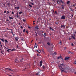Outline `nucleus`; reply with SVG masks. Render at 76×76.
I'll list each match as a JSON object with an SVG mask.
<instances>
[{
	"label": "nucleus",
	"mask_w": 76,
	"mask_h": 76,
	"mask_svg": "<svg viewBox=\"0 0 76 76\" xmlns=\"http://www.w3.org/2000/svg\"><path fill=\"white\" fill-rule=\"evenodd\" d=\"M65 63H62L61 64H60V65L58 66L59 68H61V72H66L65 71Z\"/></svg>",
	"instance_id": "1"
},
{
	"label": "nucleus",
	"mask_w": 76,
	"mask_h": 76,
	"mask_svg": "<svg viewBox=\"0 0 76 76\" xmlns=\"http://www.w3.org/2000/svg\"><path fill=\"white\" fill-rule=\"evenodd\" d=\"M61 3L62 4H64V1H62V0H58L57 3L58 4H61Z\"/></svg>",
	"instance_id": "2"
},
{
	"label": "nucleus",
	"mask_w": 76,
	"mask_h": 76,
	"mask_svg": "<svg viewBox=\"0 0 76 76\" xmlns=\"http://www.w3.org/2000/svg\"><path fill=\"white\" fill-rule=\"evenodd\" d=\"M14 61H15V62L16 63H18L19 62L18 61V58H16L14 60Z\"/></svg>",
	"instance_id": "3"
},
{
	"label": "nucleus",
	"mask_w": 76,
	"mask_h": 76,
	"mask_svg": "<svg viewBox=\"0 0 76 76\" xmlns=\"http://www.w3.org/2000/svg\"><path fill=\"white\" fill-rule=\"evenodd\" d=\"M61 19L64 20L66 18V17L64 15L62 16L61 18Z\"/></svg>",
	"instance_id": "4"
},
{
	"label": "nucleus",
	"mask_w": 76,
	"mask_h": 76,
	"mask_svg": "<svg viewBox=\"0 0 76 76\" xmlns=\"http://www.w3.org/2000/svg\"><path fill=\"white\" fill-rule=\"evenodd\" d=\"M5 69L6 70H7V69L9 70L8 71H11L12 72L13 71V70L12 69H10V68H5Z\"/></svg>",
	"instance_id": "5"
},
{
	"label": "nucleus",
	"mask_w": 76,
	"mask_h": 76,
	"mask_svg": "<svg viewBox=\"0 0 76 76\" xmlns=\"http://www.w3.org/2000/svg\"><path fill=\"white\" fill-rule=\"evenodd\" d=\"M61 28H65V26L64 25H61Z\"/></svg>",
	"instance_id": "6"
},
{
	"label": "nucleus",
	"mask_w": 76,
	"mask_h": 76,
	"mask_svg": "<svg viewBox=\"0 0 76 76\" xmlns=\"http://www.w3.org/2000/svg\"><path fill=\"white\" fill-rule=\"evenodd\" d=\"M19 39V37H17L15 38V40H16V41H18Z\"/></svg>",
	"instance_id": "7"
},
{
	"label": "nucleus",
	"mask_w": 76,
	"mask_h": 76,
	"mask_svg": "<svg viewBox=\"0 0 76 76\" xmlns=\"http://www.w3.org/2000/svg\"><path fill=\"white\" fill-rule=\"evenodd\" d=\"M47 34L45 33H43L42 35L44 36V37H45L46 36Z\"/></svg>",
	"instance_id": "8"
},
{
	"label": "nucleus",
	"mask_w": 76,
	"mask_h": 76,
	"mask_svg": "<svg viewBox=\"0 0 76 76\" xmlns=\"http://www.w3.org/2000/svg\"><path fill=\"white\" fill-rule=\"evenodd\" d=\"M24 60V59H23V58H22L21 59H20L19 60V61H20L21 62H23V61Z\"/></svg>",
	"instance_id": "9"
},
{
	"label": "nucleus",
	"mask_w": 76,
	"mask_h": 76,
	"mask_svg": "<svg viewBox=\"0 0 76 76\" xmlns=\"http://www.w3.org/2000/svg\"><path fill=\"white\" fill-rule=\"evenodd\" d=\"M69 59V57H67L66 58H65L64 59V60H68Z\"/></svg>",
	"instance_id": "10"
},
{
	"label": "nucleus",
	"mask_w": 76,
	"mask_h": 76,
	"mask_svg": "<svg viewBox=\"0 0 76 76\" xmlns=\"http://www.w3.org/2000/svg\"><path fill=\"white\" fill-rule=\"evenodd\" d=\"M49 29L51 31H54V29L52 28L51 27H49Z\"/></svg>",
	"instance_id": "11"
},
{
	"label": "nucleus",
	"mask_w": 76,
	"mask_h": 76,
	"mask_svg": "<svg viewBox=\"0 0 76 76\" xmlns=\"http://www.w3.org/2000/svg\"><path fill=\"white\" fill-rule=\"evenodd\" d=\"M39 27L37 26V25L35 27V28L37 29H39Z\"/></svg>",
	"instance_id": "12"
},
{
	"label": "nucleus",
	"mask_w": 76,
	"mask_h": 76,
	"mask_svg": "<svg viewBox=\"0 0 76 76\" xmlns=\"http://www.w3.org/2000/svg\"><path fill=\"white\" fill-rule=\"evenodd\" d=\"M71 37L73 39H75V37H74L73 35H72L71 36Z\"/></svg>",
	"instance_id": "13"
},
{
	"label": "nucleus",
	"mask_w": 76,
	"mask_h": 76,
	"mask_svg": "<svg viewBox=\"0 0 76 76\" xmlns=\"http://www.w3.org/2000/svg\"><path fill=\"white\" fill-rule=\"evenodd\" d=\"M16 50V49H15L14 48L12 49L11 50V51H15Z\"/></svg>",
	"instance_id": "14"
},
{
	"label": "nucleus",
	"mask_w": 76,
	"mask_h": 76,
	"mask_svg": "<svg viewBox=\"0 0 76 76\" xmlns=\"http://www.w3.org/2000/svg\"><path fill=\"white\" fill-rule=\"evenodd\" d=\"M21 67H23V66H24V64H21Z\"/></svg>",
	"instance_id": "15"
},
{
	"label": "nucleus",
	"mask_w": 76,
	"mask_h": 76,
	"mask_svg": "<svg viewBox=\"0 0 76 76\" xmlns=\"http://www.w3.org/2000/svg\"><path fill=\"white\" fill-rule=\"evenodd\" d=\"M9 19H10V20H12L13 19V18L10 16L9 17Z\"/></svg>",
	"instance_id": "16"
},
{
	"label": "nucleus",
	"mask_w": 76,
	"mask_h": 76,
	"mask_svg": "<svg viewBox=\"0 0 76 76\" xmlns=\"http://www.w3.org/2000/svg\"><path fill=\"white\" fill-rule=\"evenodd\" d=\"M19 8H20V7H15V9H19Z\"/></svg>",
	"instance_id": "17"
},
{
	"label": "nucleus",
	"mask_w": 76,
	"mask_h": 76,
	"mask_svg": "<svg viewBox=\"0 0 76 76\" xmlns=\"http://www.w3.org/2000/svg\"><path fill=\"white\" fill-rule=\"evenodd\" d=\"M62 56H58V58H57L58 59H59L60 58H61Z\"/></svg>",
	"instance_id": "18"
},
{
	"label": "nucleus",
	"mask_w": 76,
	"mask_h": 76,
	"mask_svg": "<svg viewBox=\"0 0 76 76\" xmlns=\"http://www.w3.org/2000/svg\"><path fill=\"white\" fill-rule=\"evenodd\" d=\"M56 52H54V53H53V55H56Z\"/></svg>",
	"instance_id": "19"
},
{
	"label": "nucleus",
	"mask_w": 76,
	"mask_h": 76,
	"mask_svg": "<svg viewBox=\"0 0 76 76\" xmlns=\"http://www.w3.org/2000/svg\"><path fill=\"white\" fill-rule=\"evenodd\" d=\"M70 1H68L67 2V4H69L70 3Z\"/></svg>",
	"instance_id": "20"
},
{
	"label": "nucleus",
	"mask_w": 76,
	"mask_h": 76,
	"mask_svg": "<svg viewBox=\"0 0 76 76\" xmlns=\"http://www.w3.org/2000/svg\"><path fill=\"white\" fill-rule=\"evenodd\" d=\"M42 68L44 69H45V66H44V65H43V66H42Z\"/></svg>",
	"instance_id": "21"
},
{
	"label": "nucleus",
	"mask_w": 76,
	"mask_h": 76,
	"mask_svg": "<svg viewBox=\"0 0 76 76\" xmlns=\"http://www.w3.org/2000/svg\"><path fill=\"white\" fill-rule=\"evenodd\" d=\"M23 13V12H19V14H20V15H21V14H22V13Z\"/></svg>",
	"instance_id": "22"
},
{
	"label": "nucleus",
	"mask_w": 76,
	"mask_h": 76,
	"mask_svg": "<svg viewBox=\"0 0 76 76\" xmlns=\"http://www.w3.org/2000/svg\"><path fill=\"white\" fill-rule=\"evenodd\" d=\"M40 73V72H37L36 73V75H39V73Z\"/></svg>",
	"instance_id": "23"
},
{
	"label": "nucleus",
	"mask_w": 76,
	"mask_h": 76,
	"mask_svg": "<svg viewBox=\"0 0 76 76\" xmlns=\"http://www.w3.org/2000/svg\"><path fill=\"white\" fill-rule=\"evenodd\" d=\"M47 44L49 46L50 45V43L49 42H47Z\"/></svg>",
	"instance_id": "24"
},
{
	"label": "nucleus",
	"mask_w": 76,
	"mask_h": 76,
	"mask_svg": "<svg viewBox=\"0 0 76 76\" xmlns=\"http://www.w3.org/2000/svg\"><path fill=\"white\" fill-rule=\"evenodd\" d=\"M10 30L11 31V33H12V34L14 35V34H13V32H12V29H10Z\"/></svg>",
	"instance_id": "25"
},
{
	"label": "nucleus",
	"mask_w": 76,
	"mask_h": 76,
	"mask_svg": "<svg viewBox=\"0 0 76 76\" xmlns=\"http://www.w3.org/2000/svg\"><path fill=\"white\" fill-rule=\"evenodd\" d=\"M0 40H1L3 42H4V39H2L1 38H0Z\"/></svg>",
	"instance_id": "26"
},
{
	"label": "nucleus",
	"mask_w": 76,
	"mask_h": 76,
	"mask_svg": "<svg viewBox=\"0 0 76 76\" xmlns=\"http://www.w3.org/2000/svg\"><path fill=\"white\" fill-rule=\"evenodd\" d=\"M39 63H40V64H42V61H40Z\"/></svg>",
	"instance_id": "27"
},
{
	"label": "nucleus",
	"mask_w": 76,
	"mask_h": 76,
	"mask_svg": "<svg viewBox=\"0 0 76 76\" xmlns=\"http://www.w3.org/2000/svg\"><path fill=\"white\" fill-rule=\"evenodd\" d=\"M28 6L31 8L32 7V6L30 5V4H28Z\"/></svg>",
	"instance_id": "28"
},
{
	"label": "nucleus",
	"mask_w": 76,
	"mask_h": 76,
	"mask_svg": "<svg viewBox=\"0 0 76 76\" xmlns=\"http://www.w3.org/2000/svg\"><path fill=\"white\" fill-rule=\"evenodd\" d=\"M35 33H36L35 34H36V36L37 37L38 36V35H37V32L35 31Z\"/></svg>",
	"instance_id": "29"
},
{
	"label": "nucleus",
	"mask_w": 76,
	"mask_h": 76,
	"mask_svg": "<svg viewBox=\"0 0 76 76\" xmlns=\"http://www.w3.org/2000/svg\"><path fill=\"white\" fill-rule=\"evenodd\" d=\"M26 31V29H23V32H25Z\"/></svg>",
	"instance_id": "30"
},
{
	"label": "nucleus",
	"mask_w": 76,
	"mask_h": 76,
	"mask_svg": "<svg viewBox=\"0 0 76 76\" xmlns=\"http://www.w3.org/2000/svg\"><path fill=\"white\" fill-rule=\"evenodd\" d=\"M68 53L72 54V52H71V51H69L68 52Z\"/></svg>",
	"instance_id": "31"
},
{
	"label": "nucleus",
	"mask_w": 76,
	"mask_h": 76,
	"mask_svg": "<svg viewBox=\"0 0 76 76\" xmlns=\"http://www.w3.org/2000/svg\"><path fill=\"white\" fill-rule=\"evenodd\" d=\"M5 42L7 43L8 42V41H7V39H5Z\"/></svg>",
	"instance_id": "32"
},
{
	"label": "nucleus",
	"mask_w": 76,
	"mask_h": 76,
	"mask_svg": "<svg viewBox=\"0 0 76 76\" xmlns=\"http://www.w3.org/2000/svg\"><path fill=\"white\" fill-rule=\"evenodd\" d=\"M30 3L32 5H34V4L32 2H30Z\"/></svg>",
	"instance_id": "33"
},
{
	"label": "nucleus",
	"mask_w": 76,
	"mask_h": 76,
	"mask_svg": "<svg viewBox=\"0 0 76 76\" xmlns=\"http://www.w3.org/2000/svg\"><path fill=\"white\" fill-rule=\"evenodd\" d=\"M14 12L13 11H12V12H11V14H12L14 15Z\"/></svg>",
	"instance_id": "34"
},
{
	"label": "nucleus",
	"mask_w": 76,
	"mask_h": 76,
	"mask_svg": "<svg viewBox=\"0 0 76 76\" xmlns=\"http://www.w3.org/2000/svg\"><path fill=\"white\" fill-rule=\"evenodd\" d=\"M23 22H25L26 21V20L25 19H23Z\"/></svg>",
	"instance_id": "35"
},
{
	"label": "nucleus",
	"mask_w": 76,
	"mask_h": 76,
	"mask_svg": "<svg viewBox=\"0 0 76 76\" xmlns=\"http://www.w3.org/2000/svg\"><path fill=\"white\" fill-rule=\"evenodd\" d=\"M59 44L61 45H62V42L61 41H60V42H59Z\"/></svg>",
	"instance_id": "36"
},
{
	"label": "nucleus",
	"mask_w": 76,
	"mask_h": 76,
	"mask_svg": "<svg viewBox=\"0 0 76 76\" xmlns=\"http://www.w3.org/2000/svg\"><path fill=\"white\" fill-rule=\"evenodd\" d=\"M16 47H17V48H18L19 47L18 45H17V46H16Z\"/></svg>",
	"instance_id": "37"
},
{
	"label": "nucleus",
	"mask_w": 76,
	"mask_h": 76,
	"mask_svg": "<svg viewBox=\"0 0 76 76\" xmlns=\"http://www.w3.org/2000/svg\"><path fill=\"white\" fill-rule=\"evenodd\" d=\"M42 65V64H39L40 66H41Z\"/></svg>",
	"instance_id": "38"
},
{
	"label": "nucleus",
	"mask_w": 76,
	"mask_h": 76,
	"mask_svg": "<svg viewBox=\"0 0 76 76\" xmlns=\"http://www.w3.org/2000/svg\"><path fill=\"white\" fill-rule=\"evenodd\" d=\"M71 45H72V46H74V44L73 43H72V44H71Z\"/></svg>",
	"instance_id": "39"
},
{
	"label": "nucleus",
	"mask_w": 76,
	"mask_h": 76,
	"mask_svg": "<svg viewBox=\"0 0 76 76\" xmlns=\"http://www.w3.org/2000/svg\"><path fill=\"white\" fill-rule=\"evenodd\" d=\"M61 8L62 9H64V7H63V6H62Z\"/></svg>",
	"instance_id": "40"
},
{
	"label": "nucleus",
	"mask_w": 76,
	"mask_h": 76,
	"mask_svg": "<svg viewBox=\"0 0 76 76\" xmlns=\"http://www.w3.org/2000/svg\"><path fill=\"white\" fill-rule=\"evenodd\" d=\"M26 33H27V34H28V31H26Z\"/></svg>",
	"instance_id": "41"
},
{
	"label": "nucleus",
	"mask_w": 76,
	"mask_h": 76,
	"mask_svg": "<svg viewBox=\"0 0 76 76\" xmlns=\"http://www.w3.org/2000/svg\"><path fill=\"white\" fill-rule=\"evenodd\" d=\"M10 13V12H9V11H7V14H8Z\"/></svg>",
	"instance_id": "42"
},
{
	"label": "nucleus",
	"mask_w": 76,
	"mask_h": 76,
	"mask_svg": "<svg viewBox=\"0 0 76 76\" xmlns=\"http://www.w3.org/2000/svg\"><path fill=\"white\" fill-rule=\"evenodd\" d=\"M55 13L56 14H57V11H56L55 12Z\"/></svg>",
	"instance_id": "43"
},
{
	"label": "nucleus",
	"mask_w": 76,
	"mask_h": 76,
	"mask_svg": "<svg viewBox=\"0 0 76 76\" xmlns=\"http://www.w3.org/2000/svg\"><path fill=\"white\" fill-rule=\"evenodd\" d=\"M20 28H21L23 29V27L22 26H20Z\"/></svg>",
	"instance_id": "44"
},
{
	"label": "nucleus",
	"mask_w": 76,
	"mask_h": 76,
	"mask_svg": "<svg viewBox=\"0 0 76 76\" xmlns=\"http://www.w3.org/2000/svg\"><path fill=\"white\" fill-rule=\"evenodd\" d=\"M58 23H58V22H57L56 23V24L57 25H58Z\"/></svg>",
	"instance_id": "45"
},
{
	"label": "nucleus",
	"mask_w": 76,
	"mask_h": 76,
	"mask_svg": "<svg viewBox=\"0 0 76 76\" xmlns=\"http://www.w3.org/2000/svg\"><path fill=\"white\" fill-rule=\"evenodd\" d=\"M7 51L8 52H10V50H9V49H8V50H7Z\"/></svg>",
	"instance_id": "46"
},
{
	"label": "nucleus",
	"mask_w": 76,
	"mask_h": 76,
	"mask_svg": "<svg viewBox=\"0 0 76 76\" xmlns=\"http://www.w3.org/2000/svg\"><path fill=\"white\" fill-rule=\"evenodd\" d=\"M37 51L39 53H40V52L38 50H37Z\"/></svg>",
	"instance_id": "47"
},
{
	"label": "nucleus",
	"mask_w": 76,
	"mask_h": 76,
	"mask_svg": "<svg viewBox=\"0 0 76 76\" xmlns=\"http://www.w3.org/2000/svg\"><path fill=\"white\" fill-rule=\"evenodd\" d=\"M17 18H19V15H17Z\"/></svg>",
	"instance_id": "48"
},
{
	"label": "nucleus",
	"mask_w": 76,
	"mask_h": 76,
	"mask_svg": "<svg viewBox=\"0 0 76 76\" xmlns=\"http://www.w3.org/2000/svg\"><path fill=\"white\" fill-rule=\"evenodd\" d=\"M28 28H29V29H31V27H30L29 26H28Z\"/></svg>",
	"instance_id": "49"
},
{
	"label": "nucleus",
	"mask_w": 76,
	"mask_h": 76,
	"mask_svg": "<svg viewBox=\"0 0 76 76\" xmlns=\"http://www.w3.org/2000/svg\"><path fill=\"white\" fill-rule=\"evenodd\" d=\"M74 64H76V62H74Z\"/></svg>",
	"instance_id": "50"
},
{
	"label": "nucleus",
	"mask_w": 76,
	"mask_h": 76,
	"mask_svg": "<svg viewBox=\"0 0 76 76\" xmlns=\"http://www.w3.org/2000/svg\"><path fill=\"white\" fill-rule=\"evenodd\" d=\"M41 33H42V34L43 33H44V32H43V31H41Z\"/></svg>",
	"instance_id": "51"
},
{
	"label": "nucleus",
	"mask_w": 76,
	"mask_h": 76,
	"mask_svg": "<svg viewBox=\"0 0 76 76\" xmlns=\"http://www.w3.org/2000/svg\"><path fill=\"white\" fill-rule=\"evenodd\" d=\"M71 16L72 17H73L74 16L73 15H72Z\"/></svg>",
	"instance_id": "52"
},
{
	"label": "nucleus",
	"mask_w": 76,
	"mask_h": 76,
	"mask_svg": "<svg viewBox=\"0 0 76 76\" xmlns=\"http://www.w3.org/2000/svg\"><path fill=\"white\" fill-rule=\"evenodd\" d=\"M7 5H8V6H10V4L9 3H8L7 4Z\"/></svg>",
	"instance_id": "53"
},
{
	"label": "nucleus",
	"mask_w": 76,
	"mask_h": 76,
	"mask_svg": "<svg viewBox=\"0 0 76 76\" xmlns=\"http://www.w3.org/2000/svg\"><path fill=\"white\" fill-rule=\"evenodd\" d=\"M21 40H22V41H24V39H21Z\"/></svg>",
	"instance_id": "54"
},
{
	"label": "nucleus",
	"mask_w": 76,
	"mask_h": 76,
	"mask_svg": "<svg viewBox=\"0 0 76 76\" xmlns=\"http://www.w3.org/2000/svg\"><path fill=\"white\" fill-rule=\"evenodd\" d=\"M1 47L2 48H3V46L2 45H1Z\"/></svg>",
	"instance_id": "55"
},
{
	"label": "nucleus",
	"mask_w": 76,
	"mask_h": 76,
	"mask_svg": "<svg viewBox=\"0 0 76 76\" xmlns=\"http://www.w3.org/2000/svg\"><path fill=\"white\" fill-rule=\"evenodd\" d=\"M6 12V11H4V13H5Z\"/></svg>",
	"instance_id": "56"
},
{
	"label": "nucleus",
	"mask_w": 76,
	"mask_h": 76,
	"mask_svg": "<svg viewBox=\"0 0 76 76\" xmlns=\"http://www.w3.org/2000/svg\"><path fill=\"white\" fill-rule=\"evenodd\" d=\"M7 22H9V20H7Z\"/></svg>",
	"instance_id": "57"
},
{
	"label": "nucleus",
	"mask_w": 76,
	"mask_h": 76,
	"mask_svg": "<svg viewBox=\"0 0 76 76\" xmlns=\"http://www.w3.org/2000/svg\"><path fill=\"white\" fill-rule=\"evenodd\" d=\"M33 41V40H32L31 41V42L32 43Z\"/></svg>",
	"instance_id": "58"
},
{
	"label": "nucleus",
	"mask_w": 76,
	"mask_h": 76,
	"mask_svg": "<svg viewBox=\"0 0 76 76\" xmlns=\"http://www.w3.org/2000/svg\"><path fill=\"white\" fill-rule=\"evenodd\" d=\"M41 41L39 42V44H41Z\"/></svg>",
	"instance_id": "59"
},
{
	"label": "nucleus",
	"mask_w": 76,
	"mask_h": 76,
	"mask_svg": "<svg viewBox=\"0 0 76 76\" xmlns=\"http://www.w3.org/2000/svg\"><path fill=\"white\" fill-rule=\"evenodd\" d=\"M74 74L76 75V72H75Z\"/></svg>",
	"instance_id": "60"
},
{
	"label": "nucleus",
	"mask_w": 76,
	"mask_h": 76,
	"mask_svg": "<svg viewBox=\"0 0 76 76\" xmlns=\"http://www.w3.org/2000/svg\"><path fill=\"white\" fill-rule=\"evenodd\" d=\"M18 15V14L17 13V15Z\"/></svg>",
	"instance_id": "61"
},
{
	"label": "nucleus",
	"mask_w": 76,
	"mask_h": 76,
	"mask_svg": "<svg viewBox=\"0 0 76 76\" xmlns=\"http://www.w3.org/2000/svg\"><path fill=\"white\" fill-rule=\"evenodd\" d=\"M35 23H33V25H34L35 24Z\"/></svg>",
	"instance_id": "62"
},
{
	"label": "nucleus",
	"mask_w": 76,
	"mask_h": 76,
	"mask_svg": "<svg viewBox=\"0 0 76 76\" xmlns=\"http://www.w3.org/2000/svg\"><path fill=\"white\" fill-rule=\"evenodd\" d=\"M5 49H7V48H6V46H5Z\"/></svg>",
	"instance_id": "63"
},
{
	"label": "nucleus",
	"mask_w": 76,
	"mask_h": 76,
	"mask_svg": "<svg viewBox=\"0 0 76 76\" xmlns=\"http://www.w3.org/2000/svg\"><path fill=\"white\" fill-rule=\"evenodd\" d=\"M1 53H2V54H3V53H2V51H1Z\"/></svg>",
	"instance_id": "64"
}]
</instances>
